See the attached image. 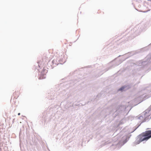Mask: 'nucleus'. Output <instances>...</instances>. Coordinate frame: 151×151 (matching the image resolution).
<instances>
[{
  "label": "nucleus",
  "mask_w": 151,
  "mask_h": 151,
  "mask_svg": "<svg viewBox=\"0 0 151 151\" xmlns=\"http://www.w3.org/2000/svg\"><path fill=\"white\" fill-rule=\"evenodd\" d=\"M124 87H122L120 89H119V90L122 91V90H123V89H124Z\"/></svg>",
  "instance_id": "obj_4"
},
{
  "label": "nucleus",
  "mask_w": 151,
  "mask_h": 151,
  "mask_svg": "<svg viewBox=\"0 0 151 151\" xmlns=\"http://www.w3.org/2000/svg\"><path fill=\"white\" fill-rule=\"evenodd\" d=\"M151 137V130L146 131L139 135L135 142L137 144H139L144 141H147Z\"/></svg>",
  "instance_id": "obj_1"
},
{
  "label": "nucleus",
  "mask_w": 151,
  "mask_h": 151,
  "mask_svg": "<svg viewBox=\"0 0 151 151\" xmlns=\"http://www.w3.org/2000/svg\"><path fill=\"white\" fill-rule=\"evenodd\" d=\"M20 113H19L18 114V115H20Z\"/></svg>",
  "instance_id": "obj_5"
},
{
  "label": "nucleus",
  "mask_w": 151,
  "mask_h": 151,
  "mask_svg": "<svg viewBox=\"0 0 151 151\" xmlns=\"http://www.w3.org/2000/svg\"><path fill=\"white\" fill-rule=\"evenodd\" d=\"M43 71L44 72V73L43 74L44 75L47 72V70L45 69H43Z\"/></svg>",
  "instance_id": "obj_3"
},
{
  "label": "nucleus",
  "mask_w": 151,
  "mask_h": 151,
  "mask_svg": "<svg viewBox=\"0 0 151 151\" xmlns=\"http://www.w3.org/2000/svg\"><path fill=\"white\" fill-rule=\"evenodd\" d=\"M19 93L18 91H15L13 94V95L14 96V97L17 99L19 96Z\"/></svg>",
  "instance_id": "obj_2"
}]
</instances>
